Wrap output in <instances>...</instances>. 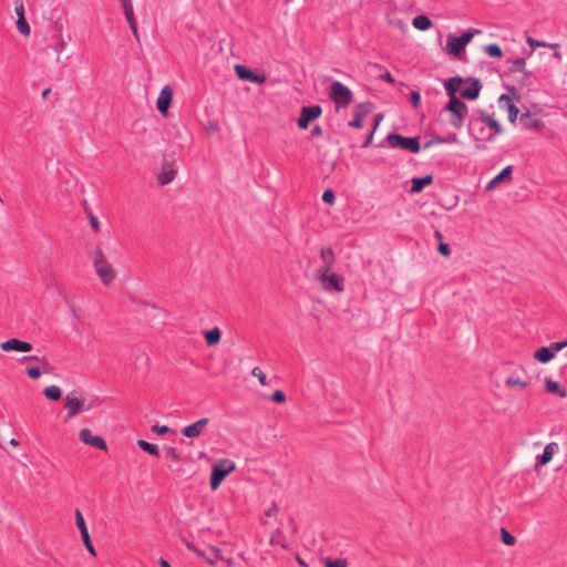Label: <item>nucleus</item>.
Instances as JSON below:
<instances>
[{"label": "nucleus", "mask_w": 567, "mask_h": 567, "mask_svg": "<svg viewBox=\"0 0 567 567\" xmlns=\"http://www.w3.org/2000/svg\"><path fill=\"white\" fill-rule=\"evenodd\" d=\"M388 145L392 148L406 150L417 154L421 150L420 137H405L396 133H391L386 137Z\"/></svg>", "instance_id": "nucleus-6"}, {"label": "nucleus", "mask_w": 567, "mask_h": 567, "mask_svg": "<svg viewBox=\"0 0 567 567\" xmlns=\"http://www.w3.org/2000/svg\"><path fill=\"white\" fill-rule=\"evenodd\" d=\"M124 11V16H131L134 12L132 0H120Z\"/></svg>", "instance_id": "nucleus-44"}, {"label": "nucleus", "mask_w": 567, "mask_h": 567, "mask_svg": "<svg viewBox=\"0 0 567 567\" xmlns=\"http://www.w3.org/2000/svg\"><path fill=\"white\" fill-rule=\"evenodd\" d=\"M252 375L256 377L262 385H268L267 377L259 367H255L251 371Z\"/></svg>", "instance_id": "nucleus-40"}, {"label": "nucleus", "mask_w": 567, "mask_h": 567, "mask_svg": "<svg viewBox=\"0 0 567 567\" xmlns=\"http://www.w3.org/2000/svg\"><path fill=\"white\" fill-rule=\"evenodd\" d=\"M436 144H444L443 137H441V136L433 137V138L429 140L423 145V147L426 150V148H430L431 146L436 145Z\"/></svg>", "instance_id": "nucleus-50"}, {"label": "nucleus", "mask_w": 567, "mask_h": 567, "mask_svg": "<svg viewBox=\"0 0 567 567\" xmlns=\"http://www.w3.org/2000/svg\"><path fill=\"white\" fill-rule=\"evenodd\" d=\"M554 357V351L549 347H542L534 352V358L540 363H548Z\"/></svg>", "instance_id": "nucleus-27"}, {"label": "nucleus", "mask_w": 567, "mask_h": 567, "mask_svg": "<svg viewBox=\"0 0 567 567\" xmlns=\"http://www.w3.org/2000/svg\"><path fill=\"white\" fill-rule=\"evenodd\" d=\"M446 52L455 58H461L465 51V47L460 42L456 35L450 34L445 47Z\"/></svg>", "instance_id": "nucleus-23"}, {"label": "nucleus", "mask_w": 567, "mask_h": 567, "mask_svg": "<svg viewBox=\"0 0 567 567\" xmlns=\"http://www.w3.org/2000/svg\"><path fill=\"white\" fill-rule=\"evenodd\" d=\"M481 90L482 85L478 79L467 78L462 79L457 92H460L463 99L475 100L478 97Z\"/></svg>", "instance_id": "nucleus-10"}, {"label": "nucleus", "mask_w": 567, "mask_h": 567, "mask_svg": "<svg viewBox=\"0 0 567 567\" xmlns=\"http://www.w3.org/2000/svg\"><path fill=\"white\" fill-rule=\"evenodd\" d=\"M326 567H347V560L342 558H338L334 560H327L324 564Z\"/></svg>", "instance_id": "nucleus-43"}, {"label": "nucleus", "mask_w": 567, "mask_h": 567, "mask_svg": "<svg viewBox=\"0 0 567 567\" xmlns=\"http://www.w3.org/2000/svg\"><path fill=\"white\" fill-rule=\"evenodd\" d=\"M75 524H76L78 528L80 529L81 537H82V540H83L86 549L89 550L90 554L95 556L96 554H95L94 547L92 545V542H91V538H90V535H89V532H87V528H86V525L84 522V517L80 509L75 511Z\"/></svg>", "instance_id": "nucleus-13"}, {"label": "nucleus", "mask_w": 567, "mask_h": 567, "mask_svg": "<svg viewBox=\"0 0 567 567\" xmlns=\"http://www.w3.org/2000/svg\"><path fill=\"white\" fill-rule=\"evenodd\" d=\"M329 96L334 102L337 109L348 106L353 100L351 90L340 81L332 82Z\"/></svg>", "instance_id": "nucleus-5"}, {"label": "nucleus", "mask_w": 567, "mask_h": 567, "mask_svg": "<svg viewBox=\"0 0 567 567\" xmlns=\"http://www.w3.org/2000/svg\"><path fill=\"white\" fill-rule=\"evenodd\" d=\"M461 82L462 78L453 76L449 79L444 85L446 94L450 97V101L445 105L444 111L451 113L450 123L455 128L463 127L464 121L468 115L467 105L456 96Z\"/></svg>", "instance_id": "nucleus-1"}, {"label": "nucleus", "mask_w": 567, "mask_h": 567, "mask_svg": "<svg viewBox=\"0 0 567 567\" xmlns=\"http://www.w3.org/2000/svg\"><path fill=\"white\" fill-rule=\"evenodd\" d=\"M311 137H317L322 135V128L320 125H315L310 132Z\"/></svg>", "instance_id": "nucleus-57"}, {"label": "nucleus", "mask_w": 567, "mask_h": 567, "mask_svg": "<svg viewBox=\"0 0 567 567\" xmlns=\"http://www.w3.org/2000/svg\"><path fill=\"white\" fill-rule=\"evenodd\" d=\"M317 279L326 291L342 292L344 290L343 278L336 272H317Z\"/></svg>", "instance_id": "nucleus-8"}, {"label": "nucleus", "mask_w": 567, "mask_h": 567, "mask_svg": "<svg viewBox=\"0 0 567 567\" xmlns=\"http://www.w3.org/2000/svg\"><path fill=\"white\" fill-rule=\"evenodd\" d=\"M375 131L371 130V132L369 133V135L367 136L365 141L363 142L362 144V147H368L372 140H373V134H374Z\"/></svg>", "instance_id": "nucleus-58"}, {"label": "nucleus", "mask_w": 567, "mask_h": 567, "mask_svg": "<svg viewBox=\"0 0 567 567\" xmlns=\"http://www.w3.org/2000/svg\"><path fill=\"white\" fill-rule=\"evenodd\" d=\"M501 539L507 546H513L516 543V538L506 528H501Z\"/></svg>", "instance_id": "nucleus-35"}, {"label": "nucleus", "mask_w": 567, "mask_h": 567, "mask_svg": "<svg viewBox=\"0 0 567 567\" xmlns=\"http://www.w3.org/2000/svg\"><path fill=\"white\" fill-rule=\"evenodd\" d=\"M22 362H25V361H37V362H40L41 359L38 357V355H24L22 359H21Z\"/></svg>", "instance_id": "nucleus-61"}, {"label": "nucleus", "mask_w": 567, "mask_h": 567, "mask_svg": "<svg viewBox=\"0 0 567 567\" xmlns=\"http://www.w3.org/2000/svg\"><path fill=\"white\" fill-rule=\"evenodd\" d=\"M43 394L51 401H58L62 395V391L58 385H49L43 390Z\"/></svg>", "instance_id": "nucleus-32"}, {"label": "nucleus", "mask_w": 567, "mask_h": 567, "mask_svg": "<svg viewBox=\"0 0 567 567\" xmlns=\"http://www.w3.org/2000/svg\"><path fill=\"white\" fill-rule=\"evenodd\" d=\"M512 63L514 65L513 71L523 72L526 76L529 75V73L525 71V59L517 58L513 60Z\"/></svg>", "instance_id": "nucleus-39"}, {"label": "nucleus", "mask_w": 567, "mask_h": 567, "mask_svg": "<svg viewBox=\"0 0 567 567\" xmlns=\"http://www.w3.org/2000/svg\"><path fill=\"white\" fill-rule=\"evenodd\" d=\"M27 374L31 379H38L41 375V371L38 367H29L27 368Z\"/></svg>", "instance_id": "nucleus-47"}, {"label": "nucleus", "mask_w": 567, "mask_h": 567, "mask_svg": "<svg viewBox=\"0 0 567 567\" xmlns=\"http://www.w3.org/2000/svg\"><path fill=\"white\" fill-rule=\"evenodd\" d=\"M545 389L547 392L555 393L560 398H565L567 395V392L565 390L560 389L559 384L551 379L545 380Z\"/></svg>", "instance_id": "nucleus-31"}, {"label": "nucleus", "mask_w": 567, "mask_h": 567, "mask_svg": "<svg viewBox=\"0 0 567 567\" xmlns=\"http://www.w3.org/2000/svg\"><path fill=\"white\" fill-rule=\"evenodd\" d=\"M137 445L141 450L150 453L151 455H154V456L159 455L158 446L155 444L148 443L147 441H144V440H138Z\"/></svg>", "instance_id": "nucleus-33"}, {"label": "nucleus", "mask_w": 567, "mask_h": 567, "mask_svg": "<svg viewBox=\"0 0 567 567\" xmlns=\"http://www.w3.org/2000/svg\"><path fill=\"white\" fill-rule=\"evenodd\" d=\"M433 182L432 175H425L423 177H414L412 179L411 193H420L423 188Z\"/></svg>", "instance_id": "nucleus-26"}, {"label": "nucleus", "mask_w": 567, "mask_h": 567, "mask_svg": "<svg viewBox=\"0 0 567 567\" xmlns=\"http://www.w3.org/2000/svg\"><path fill=\"white\" fill-rule=\"evenodd\" d=\"M271 400L276 403H282L286 401V394L284 391L281 390H277L274 392V394L271 395Z\"/></svg>", "instance_id": "nucleus-45"}, {"label": "nucleus", "mask_w": 567, "mask_h": 567, "mask_svg": "<svg viewBox=\"0 0 567 567\" xmlns=\"http://www.w3.org/2000/svg\"><path fill=\"white\" fill-rule=\"evenodd\" d=\"M94 269L103 285L109 286L115 278V271L100 246H96L92 254Z\"/></svg>", "instance_id": "nucleus-3"}, {"label": "nucleus", "mask_w": 567, "mask_h": 567, "mask_svg": "<svg viewBox=\"0 0 567 567\" xmlns=\"http://www.w3.org/2000/svg\"><path fill=\"white\" fill-rule=\"evenodd\" d=\"M235 71L240 80H249L254 83H262L265 81V76L252 72L244 65L237 64Z\"/></svg>", "instance_id": "nucleus-22"}, {"label": "nucleus", "mask_w": 567, "mask_h": 567, "mask_svg": "<svg viewBox=\"0 0 567 567\" xmlns=\"http://www.w3.org/2000/svg\"><path fill=\"white\" fill-rule=\"evenodd\" d=\"M412 25L420 31H425L429 30L433 24L429 17L421 14L416 16L412 20Z\"/></svg>", "instance_id": "nucleus-30"}, {"label": "nucleus", "mask_w": 567, "mask_h": 567, "mask_svg": "<svg viewBox=\"0 0 567 567\" xmlns=\"http://www.w3.org/2000/svg\"><path fill=\"white\" fill-rule=\"evenodd\" d=\"M559 450V446L556 442H550L548 443L545 449H544V452L542 455L537 456V462L536 464L537 465H540V466H544L546 465L547 463H549L553 458V455L555 453H557Z\"/></svg>", "instance_id": "nucleus-24"}, {"label": "nucleus", "mask_w": 567, "mask_h": 567, "mask_svg": "<svg viewBox=\"0 0 567 567\" xmlns=\"http://www.w3.org/2000/svg\"><path fill=\"white\" fill-rule=\"evenodd\" d=\"M320 259L322 261V266L317 270V272L332 271L336 264V255L332 248H322L320 251Z\"/></svg>", "instance_id": "nucleus-18"}, {"label": "nucleus", "mask_w": 567, "mask_h": 567, "mask_svg": "<svg viewBox=\"0 0 567 567\" xmlns=\"http://www.w3.org/2000/svg\"><path fill=\"white\" fill-rule=\"evenodd\" d=\"M236 468V465L230 460H220L214 464L210 474V488L216 491L225 477Z\"/></svg>", "instance_id": "nucleus-4"}, {"label": "nucleus", "mask_w": 567, "mask_h": 567, "mask_svg": "<svg viewBox=\"0 0 567 567\" xmlns=\"http://www.w3.org/2000/svg\"><path fill=\"white\" fill-rule=\"evenodd\" d=\"M468 133L476 141L488 142L492 141V134L488 133L487 126L480 114L474 116L468 122Z\"/></svg>", "instance_id": "nucleus-9"}, {"label": "nucleus", "mask_w": 567, "mask_h": 567, "mask_svg": "<svg viewBox=\"0 0 567 567\" xmlns=\"http://www.w3.org/2000/svg\"><path fill=\"white\" fill-rule=\"evenodd\" d=\"M152 431L156 432L158 434H166V433L169 432V427L167 425H158V424H156V425L152 426Z\"/></svg>", "instance_id": "nucleus-53"}, {"label": "nucleus", "mask_w": 567, "mask_h": 567, "mask_svg": "<svg viewBox=\"0 0 567 567\" xmlns=\"http://www.w3.org/2000/svg\"><path fill=\"white\" fill-rule=\"evenodd\" d=\"M14 10H16L18 19L21 18V17H25L24 16V4H23L22 0H16V8H14Z\"/></svg>", "instance_id": "nucleus-48"}, {"label": "nucleus", "mask_w": 567, "mask_h": 567, "mask_svg": "<svg viewBox=\"0 0 567 567\" xmlns=\"http://www.w3.org/2000/svg\"><path fill=\"white\" fill-rule=\"evenodd\" d=\"M165 453H166V456H167L169 460H172V461H174V462H178V461H179V455H178V453H177L176 449H174V447H167V449L165 450Z\"/></svg>", "instance_id": "nucleus-46"}, {"label": "nucleus", "mask_w": 567, "mask_h": 567, "mask_svg": "<svg viewBox=\"0 0 567 567\" xmlns=\"http://www.w3.org/2000/svg\"><path fill=\"white\" fill-rule=\"evenodd\" d=\"M80 440L90 446L96 447L99 450H106V442L102 436L93 435L90 429H82L79 433Z\"/></svg>", "instance_id": "nucleus-12"}, {"label": "nucleus", "mask_w": 567, "mask_h": 567, "mask_svg": "<svg viewBox=\"0 0 567 567\" xmlns=\"http://www.w3.org/2000/svg\"><path fill=\"white\" fill-rule=\"evenodd\" d=\"M410 100L413 104L414 107H417L420 101H421V95L419 92L416 91H412L411 94H410Z\"/></svg>", "instance_id": "nucleus-54"}, {"label": "nucleus", "mask_w": 567, "mask_h": 567, "mask_svg": "<svg viewBox=\"0 0 567 567\" xmlns=\"http://www.w3.org/2000/svg\"><path fill=\"white\" fill-rule=\"evenodd\" d=\"M567 347V340L563 342H554L550 344V349L554 351V355Z\"/></svg>", "instance_id": "nucleus-49"}, {"label": "nucleus", "mask_w": 567, "mask_h": 567, "mask_svg": "<svg viewBox=\"0 0 567 567\" xmlns=\"http://www.w3.org/2000/svg\"><path fill=\"white\" fill-rule=\"evenodd\" d=\"M185 546H186L187 549L194 551L196 555H198L199 557L204 558L206 560V563L209 564L210 566L216 565V563L218 560L226 561L229 567L231 566V559L225 558L223 556V554H221V550L218 547H216V546H209L208 547V550H209L210 555H207L206 550H200L199 548H197L190 542H186Z\"/></svg>", "instance_id": "nucleus-7"}, {"label": "nucleus", "mask_w": 567, "mask_h": 567, "mask_svg": "<svg viewBox=\"0 0 567 567\" xmlns=\"http://www.w3.org/2000/svg\"><path fill=\"white\" fill-rule=\"evenodd\" d=\"M484 50L492 58H501L503 55L501 47L496 43L485 45Z\"/></svg>", "instance_id": "nucleus-34"}, {"label": "nucleus", "mask_w": 567, "mask_h": 567, "mask_svg": "<svg viewBox=\"0 0 567 567\" xmlns=\"http://www.w3.org/2000/svg\"><path fill=\"white\" fill-rule=\"evenodd\" d=\"M17 28L19 32L23 35H29L31 32L30 25L27 22L25 17L17 19Z\"/></svg>", "instance_id": "nucleus-36"}, {"label": "nucleus", "mask_w": 567, "mask_h": 567, "mask_svg": "<svg viewBox=\"0 0 567 567\" xmlns=\"http://www.w3.org/2000/svg\"><path fill=\"white\" fill-rule=\"evenodd\" d=\"M512 173H513V166L508 165L504 167L493 179L488 182L486 185V190H492L497 185H499L503 182L511 183L512 182Z\"/></svg>", "instance_id": "nucleus-21"}, {"label": "nucleus", "mask_w": 567, "mask_h": 567, "mask_svg": "<svg viewBox=\"0 0 567 567\" xmlns=\"http://www.w3.org/2000/svg\"><path fill=\"white\" fill-rule=\"evenodd\" d=\"M382 118H383V115H382V114H377V115L374 116V121H373L374 123H373V127H372V130H373V131H375V130H377V127L379 126V124H380V122L382 121Z\"/></svg>", "instance_id": "nucleus-60"}, {"label": "nucleus", "mask_w": 567, "mask_h": 567, "mask_svg": "<svg viewBox=\"0 0 567 567\" xmlns=\"http://www.w3.org/2000/svg\"><path fill=\"white\" fill-rule=\"evenodd\" d=\"M173 99V89L169 85H165L157 97V110L161 114L165 115L168 111Z\"/></svg>", "instance_id": "nucleus-17"}, {"label": "nucleus", "mask_w": 567, "mask_h": 567, "mask_svg": "<svg viewBox=\"0 0 567 567\" xmlns=\"http://www.w3.org/2000/svg\"><path fill=\"white\" fill-rule=\"evenodd\" d=\"M204 337H205V341H206L207 346L213 347L220 341L221 332H220L219 328L215 327L210 330H207L204 333Z\"/></svg>", "instance_id": "nucleus-28"}, {"label": "nucleus", "mask_w": 567, "mask_h": 567, "mask_svg": "<svg viewBox=\"0 0 567 567\" xmlns=\"http://www.w3.org/2000/svg\"><path fill=\"white\" fill-rule=\"evenodd\" d=\"M125 18H126V21L130 24V28H131L134 37L138 40V32H137V27H136V21H135L134 12H132L131 16H125Z\"/></svg>", "instance_id": "nucleus-42"}, {"label": "nucleus", "mask_w": 567, "mask_h": 567, "mask_svg": "<svg viewBox=\"0 0 567 567\" xmlns=\"http://www.w3.org/2000/svg\"><path fill=\"white\" fill-rule=\"evenodd\" d=\"M505 384L509 388L519 386L522 389H525L527 386V382L522 381L519 378H513V377L507 378L505 381Z\"/></svg>", "instance_id": "nucleus-38"}, {"label": "nucleus", "mask_w": 567, "mask_h": 567, "mask_svg": "<svg viewBox=\"0 0 567 567\" xmlns=\"http://www.w3.org/2000/svg\"><path fill=\"white\" fill-rule=\"evenodd\" d=\"M522 125L527 130L542 132L545 128V122L533 116L529 112L523 113L519 117Z\"/></svg>", "instance_id": "nucleus-20"}, {"label": "nucleus", "mask_w": 567, "mask_h": 567, "mask_svg": "<svg viewBox=\"0 0 567 567\" xmlns=\"http://www.w3.org/2000/svg\"><path fill=\"white\" fill-rule=\"evenodd\" d=\"M538 48H558V44L539 41Z\"/></svg>", "instance_id": "nucleus-62"}, {"label": "nucleus", "mask_w": 567, "mask_h": 567, "mask_svg": "<svg viewBox=\"0 0 567 567\" xmlns=\"http://www.w3.org/2000/svg\"><path fill=\"white\" fill-rule=\"evenodd\" d=\"M437 250L440 251V254H442L445 257H449L451 255V248L445 243H440L439 247H437Z\"/></svg>", "instance_id": "nucleus-51"}, {"label": "nucleus", "mask_w": 567, "mask_h": 567, "mask_svg": "<svg viewBox=\"0 0 567 567\" xmlns=\"http://www.w3.org/2000/svg\"><path fill=\"white\" fill-rule=\"evenodd\" d=\"M371 103H360L357 105L353 114V120L349 122V126L361 128L364 117L371 112Z\"/></svg>", "instance_id": "nucleus-16"}, {"label": "nucleus", "mask_w": 567, "mask_h": 567, "mask_svg": "<svg viewBox=\"0 0 567 567\" xmlns=\"http://www.w3.org/2000/svg\"><path fill=\"white\" fill-rule=\"evenodd\" d=\"M321 114L322 109L320 105L303 106L300 111V116L298 118L299 128H308L309 123L318 118Z\"/></svg>", "instance_id": "nucleus-11"}, {"label": "nucleus", "mask_w": 567, "mask_h": 567, "mask_svg": "<svg viewBox=\"0 0 567 567\" xmlns=\"http://www.w3.org/2000/svg\"><path fill=\"white\" fill-rule=\"evenodd\" d=\"M322 200L326 203V204H329V205H333L334 204V200H336V195H334V192L332 189H326L322 194Z\"/></svg>", "instance_id": "nucleus-41"}, {"label": "nucleus", "mask_w": 567, "mask_h": 567, "mask_svg": "<svg viewBox=\"0 0 567 567\" xmlns=\"http://www.w3.org/2000/svg\"><path fill=\"white\" fill-rule=\"evenodd\" d=\"M0 348L3 351H18V352H29L33 349L32 344L27 341H22L16 338L9 339L0 344Z\"/></svg>", "instance_id": "nucleus-15"}, {"label": "nucleus", "mask_w": 567, "mask_h": 567, "mask_svg": "<svg viewBox=\"0 0 567 567\" xmlns=\"http://www.w3.org/2000/svg\"><path fill=\"white\" fill-rule=\"evenodd\" d=\"M498 106L508 113V120L511 123H515L519 113L518 107L514 104L511 96L502 94L498 97Z\"/></svg>", "instance_id": "nucleus-14"}, {"label": "nucleus", "mask_w": 567, "mask_h": 567, "mask_svg": "<svg viewBox=\"0 0 567 567\" xmlns=\"http://www.w3.org/2000/svg\"><path fill=\"white\" fill-rule=\"evenodd\" d=\"M89 218H90V225L91 227L95 230V231H99L100 230V223H99V219L92 214V213H89Z\"/></svg>", "instance_id": "nucleus-52"}, {"label": "nucleus", "mask_w": 567, "mask_h": 567, "mask_svg": "<svg viewBox=\"0 0 567 567\" xmlns=\"http://www.w3.org/2000/svg\"><path fill=\"white\" fill-rule=\"evenodd\" d=\"M100 404L96 396L86 398L79 391H71L65 396L64 409L66 410V419L71 420L80 413L91 411Z\"/></svg>", "instance_id": "nucleus-2"}, {"label": "nucleus", "mask_w": 567, "mask_h": 567, "mask_svg": "<svg viewBox=\"0 0 567 567\" xmlns=\"http://www.w3.org/2000/svg\"><path fill=\"white\" fill-rule=\"evenodd\" d=\"M207 417L199 419L193 424H189L182 429V434L188 439H195L202 435L204 427L208 424Z\"/></svg>", "instance_id": "nucleus-19"}, {"label": "nucleus", "mask_w": 567, "mask_h": 567, "mask_svg": "<svg viewBox=\"0 0 567 567\" xmlns=\"http://www.w3.org/2000/svg\"><path fill=\"white\" fill-rule=\"evenodd\" d=\"M444 144L445 143H457V135L455 133L449 134L446 137H443Z\"/></svg>", "instance_id": "nucleus-56"}, {"label": "nucleus", "mask_w": 567, "mask_h": 567, "mask_svg": "<svg viewBox=\"0 0 567 567\" xmlns=\"http://www.w3.org/2000/svg\"><path fill=\"white\" fill-rule=\"evenodd\" d=\"M481 31L475 29V30H468V31H465L461 37H457V39L460 40V42L466 47L473 39V37L476 34V33H480Z\"/></svg>", "instance_id": "nucleus-37"}, {"label": "nucleus", "mask_w": 567, "mask_h": 567, "mask_svg": "<svg viewBox=\"0 0 567 567\" xmlns=\"http://www.w3.org/2000/svg\"><path fill=\"white\" fill-rule=\"evenodd\" d=\"M381 78L389 83H394V79L390 72H386L385 74L381 75Z\"/></svg>", "instance_id": "nucleus-63"}, {"label": "nucleus", "mask_w": 567, "mask_h": 567, "mask_svg": "<svg viewBox=\"0 0 567 567\" xmlns=\"http://www.w3.org/2000/svg\"><path fill=\"white\" fill-rule=\"evenodd\" d=\"M526 42H527V44H528L529 47H532V48H538V44H539V40H536V39H534V38H532V37H528V38L526 39Z\"/></svg>", "instance_id": "nucleus-59"}, {"label": "nucleus", "mask_w": 567, "mask_h": 567, "mask_svg": "<svg viewBox=\"0 0 567 567\" xmlns=\"http://www.w3.org/2000/svg\"><path fill=\"white\" fill-rule=\"evenodd\" d=\"M159 565L161 567H172L171 564L164 558L159 559Z\"/></svg>", "instance_id": "nucleus-64"}, {"label": "nucleus", "mask_w": 567, "mask_h": 567, "mask_svg": "<svg viewBox=\"0 0 567 567\" xmlns=\"http://www.w3.org/2000/svg\"><path fill=\"white\" fill-rule=\"evenodd\" d=\"M480 113L487 126L488 133L492 134V140L496 135H499L503 132L501 124L497 122V120L494 116L486 114L483 111H481Z\"/></svg>", "instance_id": "nucleus-25"}, {"label": "nucleus", "mask_w": 567, "mask_h": 567, "mask_svg": "<svg viewBox=\"0 0 567 567\" xmlns=\"http://www.w3.org/2000/svg\"><path fill=\"white\" fill-rule=\"evenodd\" d=\"M175 174V171L171 166L165 167L157 176L158 184L162 186L169 184L174 181Z\"/></svg>", "instance_id": "nucleus-29"}, {"label": "nucleus", "mask_w": 567, "mask_h": 567, "mask_svg": "<svg viewBox=\"0 0 567 567\" xmlns=\"http://www.w3.org/2000/svg\"><path fill=\"white\" fill-rule=\"evenodd\" d=\"M65 47H66V42L62 38V35H60V39H59L58 43L54 47V51L60 53V52L64 51Z\"/></svg>", "instance_id": "nucleus-55"}]
</instances>
